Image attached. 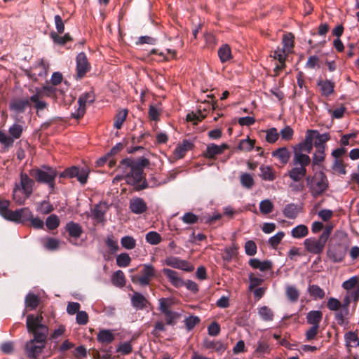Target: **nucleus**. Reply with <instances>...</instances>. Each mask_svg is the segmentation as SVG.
I'll return each instance as SVG.
<instances>
[{"instance_id":"1","label":"nucleus","mask_w":359,"mask_h":359,"mask_svg":"<svg viewBox=\"0 0 359 359\" xmlns=\"http://www.w3.org/2000/svg\"><path fill=\"white\" fill-rule=\"evenodd\" d=\"M149 161L144 157L135 159L126 158L120 161L118 170L121 175H117L114 181L125 180L128 185L133 186L134 190L139 191L148 187V183L144 176V168L149 166Z\"/></svg>"},{"instance_id":"2","label":"nucleus","mask_w":359,"mask_h":359,"mask_svg":"<svg viewBox=\"0 0 359 359\" xmlns=\"http://www.w3.org/2000/svg\"><path fill=\"white\" fill-rule=\"evenodd\" d=\"M43 320L41 313L27 316V332L33 335V339L27 341L25 346V354L29 359H37L45 348L49 329Z\"/></svg>"},{"instance_id":"3","label":"nucleus","mask_w":359,"mask_h":359,"mask_svg":"<svg viewBox=\"0 0 359 359\" xmlns=\"http://www.w3.org/2000/svg\"><path fill=\"white\" fill-rule=\"evenodd\" d=\"M29 173L38 183L47 184L51 191L55 189V179L57 176V171L55 168L48 165H42L40 168L31 169Z\"/></svg>"},{"instance_id":"4","label":"nucleus","mask_w":359,"mask_h":359,"mask_svg":"<svg viewBox=\"0 0 359 359\" xmlns=\"http://www.w3.org/2000/svg\"><path fill=\"white\" fill-rule=\"evenodd\" d=\"M306 157L299 156L292 158V168L288 170L287 176L294 182H299L307 175L306 167L311 163Z\"/></svg>"},{"instance_id":"5","label":"nucleus","mask_w":359,"mask_h":359,"mask_svg":"<svg viewBox=\"0 0 359 359\" xmlns=\"http://www.w3.org/2000/svg\"><path fill=\"white\" fill-rule=\"evenodd\" d=\"M316 133L317 130H308L306 131L304 140L292 147L293 157L302 156L306 157L308 161H311L308 154L311 153L313 147V137L312 135Z\"/></svg>"},{"instance_id":"6","label":"nucleus","mask_w":359,"mask_h":359,"mask_svg":"<svg viewBox=\"0 0 359 359\" xmlns=\"http://www.w3.org/2000/svg\"><path fill=\"white\" fill-rule=\"evenodd\" d=\"M90 170L87 168H80L78 166H72L66 168L59 174L60 178L72 179L76 177L81 184H86L88 181Z\"/></svg>"},{"instance_id":"7","label":"nucleus","mask_w":359,"mask_h":359,"mask_svg":"<svg viewBox=\"0 0 359 359\" xmlns=\"http://www.w3.org/2000/svg\"><path fill=\"white\" fill-rule=\"evenodd\" d=\"M140 273V276H131V281L134 284H139L141 286H147L149 285L151 280L156 276L155 269L151 264H143Z\"/></svg>"},{"instance_id":"8","label":"nucleus","mask_w":359,"mask_h":359,"mask_svg":"<svg viewBox=\"0 0 359 359\" xmlns=\"http://www.w3.org/2000/svg\"><path fill=\"white\" fill-rule=\"evenodd\" d=\"M8 132L12 137H9L4 132L0 131V142L6 147L13 145L14 139L20 137L22 133V126L19 124H13L9 128Z\"/></svg>"},{"instance_id":"9","label":"nucleus","mask_w":359,"mask_h":359,"mask_svg":"<svg viewBox=\"0 0 359 359\" xmlns=\"http://www.w3.org/2000/svg\"><path fill=\"white\" fill-rule=\"evenodd\" d=\"M327 241L320 236L318 238H309L304 240L305 249L309 253L319 255L324 250Z\"/></svg>"},{"instance_id":"10","label":"nucleus","mask_w":359,"mask_h":359,"mask_svg":"<svg viewBox=\"0 0 359 359\" xmlns=\"http://www.w3.org/2000/svg\"><path fill=\"white\" fill-rule=\"evenodd\" d=\"M20 182L19 184H15V187H18L22 191L26 197H30L34 191V187L35 185V180L23 172H20Z\"/></svg>"},{"instance_id":"11","label":"nucleus","mask_w":359,"mask_h":359,"mask_svg":"<svg viewBox=\"0 0 359 359\" xmlns=\"http://www.w3.org/2000/svg\"><path fill=\"white\" fill-rule=\"evenodd\" d=\"M95 100V95L93 93L88 92L82 94L79 100V108L75 113L72 114V116L76 119H80L82 118L86 112V104L93 103Z\"/></svg>"},{"instance_id":"12","label":"nucleus","mask_w":359,"mask_h":359,"mask_svg":"<svg viewBox=\"0 0 359 359\" xmlns=\"http://www.w3.org/2000/svg\"><path fill=\"white\" fill-rule=\"evenodd\" d=\"M165 264L170 267L183 270L187 272L193 271L194 267L189 262L176 257H168L165 259Z\"/></svg>"},{"instance_id":"13","label":"nucleus","mask_w":359,"mask_h":359,"mask_svg":"<svg viewBox=\"0 0 359 359\" xmlns=\"http://www.w3.org/2000/svg\"><path fill=\"white\" fill-rule=\"evenodd\" d=\"M327 255L333 262H341L346 255V248L341 244L334 245L328 249Z\"/></svg>"},{"instance_id":"14","label":"nucleus","mask_w":359,"mask_h":359,"mask_svg":"<svg viewBox=\"0 0 359 359\" xmlns=\"http://www.w3.org/2000/svg\"><path fill=\"white\" fill-rule=\"evenodd\" d=\"M90 65L88 61L85 53L81 52L76 56V71L77 76L80 79L83 78L85 74L90 71Z\"/></svg>"},{"instance_id":"15","label":"nucleus","mask_w":359,"mask_h":359,"mask_svg":"<svg viewBox=\"0 0 359 359\" xmlns=\"http://www.w3.org/2000/svg\"><path fill=\"white\" fill-rule=\"evenodd\" d=\"M328 187V181L326 175L321 172L320 179L314 186H311L310 189L313 197L321 196Z\"/></svg>"},{"instance_id":"16","label":"nucleus","mask_w":359,"mask_h":359,"mask_svg":"<svg viewBox=\"0 0 359 359\" xmlns=\"http://www.w3.org/2000/svg\"><path fill=\"white\" fill-rule=\"evenodd\" d=\"M129 209L136 215H141L147 211L148 207L143 198L134 197L130 200Z\"/></svg>"},{"instance_id":"17","label":"nucleus","mask_w":359,"mask_h":359,"mask_svg":"<svg viewBox=\"0 0 359 359\" xmlns=\"http://www.w3.org/2000/svg\"><path fill=\"white\" fill-rule=\"evenodd\" d=\"M107 209V203L104 202H100L94 206L92 209V217L97 223L104 224L105 222V214Z\"/></svg>"},{"instance_id":"18","label":"nucleus","mask_w":359,"mask_h":359,"mask_svg":"<svg viewBox=\"0 0 359 359\" xmlns=\"http://www.w3.org/2000/svg\"><path fill=\"white\" fill-rule=\"evenodd\" d=\"M12 222L17 223H25L30 221L33 215L29 208L18 209L12 213Z\"/></svg>"},{"instance_id":"19","label":"nucleus","mask_w":359,"mask_h":359,"mask_svg":"<svg viewBox=\"0 0 359 359\" xmlns=\"http://www.w3.org/2000/svg\"><path fill=\"white\" fill-rule=\"evenodd\" d=\"M132 306L136 310H143L149 304L146 297L140 292H134L130 299Z\"/></svg>"},{"instance_id":"20","label":"nucleus","mask_w":359,"mask_h":359,"mask_svg":"<svg viewBox=\"0 0 359 359\" xmlns=\"http://www.w3.org/2000/svg\"><path fill=\"white\" fill-rule=\"evenodd\" d=\"M163 273L168 278L170 283L175 287L184 286V281L178 276V273L170 269H163Z\"/></svg>"},{"instance_id":"21","label":"nucleus","mask_w":359,"mask_h":359,"mask_svg":"<svg viewBox=\"0 0 359 359\" xmlns=\"http://www.w3.org/2000/svg\"><path fill=\"white\" fill-rule=\"evenodd\" d=\"M317 86L320 88L321 95L325 97H328L333 93L335 83L330 80L319 79Z\"/></svg>"},{"instance_id":"22","label":"nucleus","mask_w":359,"mask_h":359,"mask_svg":"<svg viewBox=\"0 0 359 359\" xmlns=\"http://www.w3.org/2000/svg\"><path fill=\"white\" fill-rule=\"evenodd\" d=\"M271 154L273 157L278 158L283 165L287 164L291 157V152L286 147L278 148L273 151Z\"/></svg>"},{"instance_id":"23","label":"nucleus","mask_w":359,"mask_h":359,"mask_svg":"<svg viewBox=\"0 0 359 359\" xmlns=\"http://www.w3.org/2000/svg\"><path fill=\"white\" fill-rule=\"evenodd\" d=\"M65 230L70 238L77 239L81 237L83 231L82 226L74 222H69L65 226Z\"/></svg>"},{"instance_id":"24","label":"nucleus","mask_w":359,"mask_h":359,"mask_svg":"<svg viewBox=\"0 0 359 359\" xmlns=\"http://www.w3.org/2000/svg\"><path fill=\"white\" fill-rule=\"evenodd\" d=\"M194 147V144L187 140H184L182 142L177 145L174 151L175 156L177 158H183L186 152Z\"/></svg>"},{"instance_id":"25","label":"nucleus","mask_w":359,"mask_h":359,"mask_svg":"<svg viewBox=\"0 0 359 359\" xmlns=\"http://www.w3.org/2000/svg\"><path fill=\"white\" fill-rule=\"evenodd\" d=\"M249 265L255 269H259L261 271L264 272L269 271L272 269L273 264L269 260L260 261L258 259H251L249 261Z\"/></svg>"},{"instance_id":"26","label":"nucleus","mask_w":359,"mask_h":359,"mask_svg":"<svg viewBox=\"0 0 359 359\" xmlns=\"http://www.w3.org/2000/svg\"><path fill=\"white\" fill-rule=\"evenodd\" d=\"M203 347L216 352H224L226 349L225 346L220 341H215L209 339H205L203 342Z\"/></svg>"},{"instance_id":"27","label":"nucleus","mask_w":359,"mask_h":359,"mask_svg":"<svg viewBox=\"0 0 359 359\" xmlns=\"http://www.w3.org/2000/svg\"><path fill=\"white\" fill-rule=\"evenodd\" d=\"M349 314V309L341 307L335 312L334 319L339 325L342 326L348 323L347 320L348 319Z\"/></svg>"},{"instance_id":"28","label":"nucleus","mask_w":359,"mask_h":359,"mask_svg":"<svg viewBox=\"0 0 359 359\" xmlns=\"http://www.w3.org/2000/svg\"><path fill=\"white\" fill-rule=\"evenodd\" d=\"M114 339V334L109 330H102L98 332L97 335V341L104 344H109L111 343Z\"/></svg>"},{"instance_id":"29","label":"nucleus","mask_w":359,"mask_h":359,"mask_svg":"<svg viewBox=\"0 0 359 359\" xmlns=\"http://www.w3.org/2000/svg\"><path fill=\"white\" fill-rule=\"evenodd\" d=\"M10 201L8 200H0V215L4 219L12 222V213L14 211L9 209Z\"/></svg>"},{"instance_id":"30","label":"nucleus","mask_w":359,"mask_h":359,"mask_svg":"<svg viewBox=\"0 0 359 359\" xmlns=\"http://www.w3.org/2000/svg\"><path fill=\"white\" fill-rule=\"evenodd\" d=\"M323 318V313L320 311H311L306 315L307 323L312 326L317 325L320 327V323Z\"/></svg>"},{"instance_id":"31","label":"nucleus","mask_w":359,"mask_h":359,"mask_svg":"<svg viewBox=\"0 0 359 359\" xmlns=\"http://www.w3.org/2000/svg\"><path fill=\"white\" fill-rule=\"evenodd\" d=\"M221 154V150L219 145L214 143L209 144L207 146L206 150L203 152V156L209 159H215L216 156Z\"/></svg>"},{"instance_id":"32","label":"nucleus","mask_w":359,"mask_h":359,"mask_svg":"<svg viewBox=\"0 0 359 359\" xmlns=\"http://www.w3.org/2000/svg\"><path fill=\"white\" fill-rule=\"evenodd\" d=\"M29 99H18L11 103V109L18 112H23L29 106Z\"/></svg>"},{"instance_id":"33","label":"nucleus","mask_w":359,"mask_h":359,"mask_svg":"<svg viewBox=\"0 0 359 359\" xmlns=\"http://www.w3.org/2000/svg\"><path fill=\"white\" fill-rule=\"evenodd\" d=\"M217 53H218L219 60H220L221 62H222V63H224L232 58L231 48H230L229 46L227 44L222 45L218 49Z\"/></svg>"},{"instance_id":"34","label":"nucleus","mask_w":359,"mask_h":359,"mask_svg":"<svg viewBox=\"0 0 359 359\" xmlns=\"http://www.w3.org/2000/svg\"><path fill=\"white\" fill-rule=\"evenodd\" d=\"M50 36L53 42L57 45L63 46L68 41H72L73 39L69 33H66L64 36H61L59 34L52 32L50 34Z\"/></svg>"},{"instance_id":"35","label":"nucleus","mask_w":359,"mask_h":359,"mask_svg":"<svg viewBox=\"0 0 359 359\" xmlns=\"http://www.w3.org/2000/svg\"><path fill=\"white\" fill-rule=\"evenodd\" d=\"M283 215L288 219H294L299 214V210L297 205L290 203L285 205L283 210Z\"/></svg>"},{"instance_id":"36","label":"nucleus","mask_w":359,"mask_h":359,"mask_svg":"<svg viewBox=\"0 0 359 359\" xmlns=\"http://www.w3.org/2000/svg\"><path fill=\"white\" fill-rule=\"evenodd\" d=\"M260 177L266 181H273L276 179V173L270 166L262 165L260 167Z\"/></svg>"},{"instance_id":"37","label":"nucleus","mask_w":359,"mask_h":359,"mask_svg":"<svg viewBox=\"0 0 359 359\" xmlns=\"http://www.w3.org/2000/svg\"><path fill=\"white\" fill-rule=\"evenodd\" d=\"M238 250V247L234 245L231 247L226 248L222 256L224 261L230 262L234 257L237 256Z\"/></svg>"},{"instance_id":"38","label":"nucleus","mask_w":359,"mask_h":359,"mask_svg":"<svg viewBox=\"0 0 359 359\" xmlns=\"http://www.w3.org/2000/svg\"><path fill=\"white\" fill-rule=\"evenodd\" d=\"M309 233L308 227L306 225L300 224L292 229L291 231L292 236L295 238L305 237Z\"/></svg>"},{"instance_id":"39","label":"nucleus","mask_w":359,"mask_h":359,"mask_svg":"<svg viewBox=\"0 0 359 359\" xmlns=\"http://www.w3.org/2000/svg\"><path fill=\"white\" fill-rule=\"evenodd\" d=\"M39 304V297L33 294L28 293L25 297V305L26 307L29 308L30 310L35 309Z\"/></svg>"},{"instance_id":"40","label":"nucleus","mask_w":359,"mask_h":359,"mask_svg":"<svg viewBox=\"0 0 359 359\" xmlns=\"http://www.w3.org/2000/svg\"><path fill=\"white\" fill-rule=\"evenodd\" d=\"M294 36L292 33H288L283 35L282 43L283 47L282 48L287 52H290L294 47Z\"/></svg>"},{"instance_id":"41","label":"nucleus","mask_w":359,"mask_h":359,"mask_svg":"<svg viewBox=\"0 0 359 359\" xmlns=\"http://www.w3.org/2000/svg\"><path fill=\"white\" fill-rule=\"evenodd\" d=\"M128 115V110L123 109L118 112L114 118V127L116 129H121L123 122L126 121Z\"/></svg>"},{"instance_id":"42","label":"nucleus","mask_w":359,"mask_h":359,"mask_svg":"<svg viewBox=\"0 0 359 359\" xmlns=\"http://www.w3.org/2000/svg\"><path fill=\"white\" fill-rule=\"evenodd\" d=\"M255 144V140H252V139L248 137L245 140H242L240 141L238 146V149L239 150L243 151H250L254 148Z\"/></svg>"},{"instance_id":"43","label":"nucleus","mask_w":359,"mask_h":359,"mask_svg":"<svg viewBox=\"0 0 359 359\" xmlns=\"http://www.w3.org/2000/svg\"><path fill=\"white\" fill-rule=\"evenodd\" d=\"M240 182L241 185L246 189H251L254 184L255 181L250 174L245 172L242 173L240 177Z\"/></svg>"},{"instance_id":"44","label":"nucleus","mask_w":359,"mask_h":359,"mask_svg":"<svg viewBox=\"0 0 359 359\" xmlns=\"http://www.w3.org/2000/svg\"><path fill=\"white\" fill-rule=\"evenodd\" d=\"M258 313L264 321H271L273 319V312L268 306H264L259 309Z\"/></svg>"},{"instance_id":"45","label":"nucleus","mask_w":359,"mask_h":359,"mask_svg":"<svg viewBox=\"0 0 359 359\" xmlns=\"http://www.w3.org/2000/svg\"><path fill=\"white\" fill-rule=\"evenodd\" d=\"M308 291L314 299H323L325 297L324 290L317 285H311L309 286Z\"/></svg>"},{"instance_id":"46","label":"nucleus","mask_w":359,"mask_h":359,"mask_svg":"<svg viewBox=\"0 0 359 359\" xmlns=\"http://www.w3.org/2000/svg\"><path fill=\"white\" fill-rule=\"evenodd\" d=\"M344 338L347 346H359V338L355 332H348Z\"/></svg>"},{"instance_id":"47","label":"nucleus","mask_w":359,"mask_h":359,"mask_svg":"<svg viewBox=\"0 0 359 359\" xmlns=\"http://www.w3.org/2000/svg\"><path fill=\"white\" fill-rule=\"evenodd\" d=\"M145 240L151 245H158L161 242L162 237L156 231H149L146 234Z\"/></svg>"},{"instance_id":"48","label":"nucleus","mask_w":359,"mask_h":359,"mask_svg":"<svg viewBox=\"0 0 359 359\" xmlns=\"http://www.w3.org/2000/svg\"><path fill=\"white\" fill-rule=\"evenodd\" d=\"M122 247L126 250H133L136 246V240L130 236H125L121 239Z\"/></svg>"},{"instance_id":"49","label":"nucleus","mask_w":359,"mask_h":359,"mask_svg":"<svg viewBox=\"0 0 359 359\" xmlns=\"http://www.w3.org/2000/svg\"><path fill=\"white\" fill-rule=\"evenodd\" d=\"M112 283L114 285L123 287L125 283V276L122 271L118 270L112 276Z\"/></svg>"},{"instance_id":"50","label":"nucleus","mask_w":359,"mask_h":359,"mask_svg":"<svg viewBox=\"0 0 359 359\" xmlns=\"http://www.w3.org/2000/svg\"><path fill=\"white\" fill-rule=\"evenodd\" d=\"M325 149L323 147L316 149V151L313 154L312 158V164L313 165H319L323 161H324L325 158Z\"/></svg>"},{"instance_id":"51","label":"nucleus","mask_w":359,"mask_h":359,"mask_svg":"<svg viewBox=\"0 0 359 359\" xmlns=\"http://www.w3.org/2000/svg\"><path fill=\"white\" fill-rule=\"evenodd\" d=\"M22 191L18 187H14L13 191V199L19 205H24L25 201L29 197H26V195H21Z\"/></svg>"},{"instance_id":"52","label":"nucleus","mask_w":359,"mask_h":359,"mask_svg":"<svg viewBox=\"0 0 359 359\" xmlns=\"http://www.w3.org/2000/svg\"><path fill=\"white\" fill-rule=\"evenodd\" d=\"M131 258L127 253H121L116 257V264L119 267H126L130 265Z\"/></svg>"},{"instance_id":"53","label":"nucleus","mask_w":359,"mask_h":359,"mask_svg":"<svg viewBox=\"0 0 359 359\" xmlns=\"http://www.w3.org/2000/svg\"><path fill=\"white\" fill-rule=\"evenodd\" d=\"M259 210L262 214H269L273 210V204L269 199L263 200L259 203Z\"/></svg>"},{"instance_id":"54","label":"nucleus","mask_w":359,"mask_h":359,"mask_svg":"<svg viewBox=\"0 0 359 359\" xmlns=\"http://www.w3.org/2000/svg\"><path fill=\"white\" fill-rule=\"evenodd\" d=\"M46 225L49 230H54L60 225V219L56 215H50L47 217Z\"/></svg>"},{"instance_id":"55","label":"nucleus","mask_w":359,"mask_h":359,"mask_svg":"<svg viewBox=\"0 0 359 359\" xmlns=\"http://www.w3.org/2000/svg\"><path fill=\"white\" fill-rule=\"evenodd\" d=\"M163 314L165 316L166 324L168 325H175L176 324V320L180 317L178 313L172 311H168Z\"/></svg>"},{"instance_id":"56","label":"nucleus","mask_w":359,"mask_h":359,"mask_svg":"<svg viewBox=\"0 0 359 359\" xmlns=\"http://www.w3.org/2000/svg\"><path fill=\"white\" fill-rule=\"evenodd\" d=\"M266 140L269 143L273 144L276 142L279 137V134L276 128H271L266 131Z\"/></svg>"},{"instance_id":"57","label":"nucleus","mask_w":359,"mask_h":359,"mask_svg":"<svg viewBox=\"0 0 359 359\" xmlns=\"http://www.w3.org/2000/svg\"><path fill=\"white\" fill-rule=\"evenodd\" d=\"M249 280H250L249 290H253L256 287L259 286L264 282L263 278L257 277L253 273H251L249 275Z\"/></svg>"},{"instance_id":"58","label":"nucleus","mask_w":359,"mask_h":359,"mask_svg":"<svg viewBox=\"0 0 359 359\" xmlns=\"http://www.w3.org/2000/svg\"><path fill=\"white\" fill-rule=\"evenodd\" d=\"M182 220L185 224H194L198 222L199 217L191 212H189L185 213L182 216Z\"/></svg>"},{"instance_id":"59","label":"nucleus","mask_w":359,"mask_h":359,"mask_svg":"<svg viewBox=\"0 0 359 359\" xmlns=\"http://www.w3.org/2000/svg\"><path fill=\"white\" fill-rule=\"evenodd\" d=\"M200 318L198 316H191L184 320L186 328L188 331L191 330L200 323Z\"/></svg>"},{"instance_id":"60","label":"nucleus","mask_w":359,"mask_h":359,"mask_svg":"<svg viewBox=\"0 0 359 359\" xmlns=\"http://www.w3.org/2000/svg\"><path fill=\"white\" fill-rule=\"evenodd\" d=\"M105 244L110 250L111 253H116L119 250L118 242L117 241L113 239L112 235L107 236L105 241Z\"/></svg>"},{"instance_id":"61","label":"nucleus","mask_w":359,"mask_h":359,"mask_svg":"<svg viewBox=\"0 0 359 359\" xmlns=\"http://www.w3.org/2000/svg\"><path fill=\"white\" fill-rule=\"evenodd\" d=\"M358 283H358V278L356 276H353L351 278H349L348 280L344 281L342 283V287L345 290L350 291L352 289L354 290L357 287Z\"/></svg>"},{"instance_id":"62","label":"nucleus","mask_w":359,"mask_h":359,"mask_svg":"<svg viewBox=\"0 0 359 359\" xmlns=\"http://www.w3.org/2000/svg\"><path fill=\"white\" fill-rule=\"evenodd\" d=\"M327 307L329 310L336 312L341 307V302L334 297H330L327 300Z\"/></svg>"},{"instance_id":"63","label":"nucleus","mask_w":359,"mask_h":359,"mask_svg":"<svg viewBox=\"0 0 359 359\" xmlns=\"http://www.w3.org/2000/svg\"><path fill=\"white\" fill-rule=\"evenodd\" d=\"M285 236L284 232L279 231L269 239V244L273 248H276Z\"/></svg>"},{"instance_id":"64","label":"nucleus","mask_w":359,"mask_h":359,"mask_svg":"<svg viewBox=\"0 0 359 359\" xmlns=\"http://www.w3.org/2000/svg\"><path fill=\"white\" fill-rule=\"evenodd\" d=\"M286 294L288 299L293 302H297L299 296L298 290L294 286H288Z\"/></svg>"}]
</instances>
